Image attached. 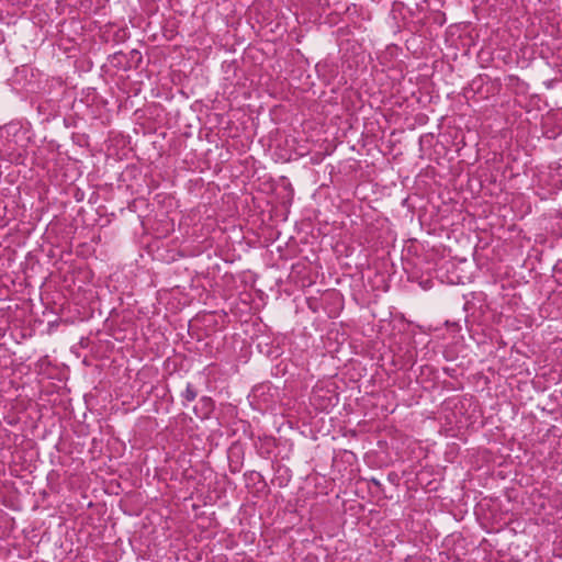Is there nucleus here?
Wrapping results in <instances>:
<instances>
[{"instance_id":"nucleus-1","label":"nucleus","mask_w":562,"mask_h":562,"mask_svg":"<svg viewBox=\"0 0 562 562\" xmlns=\"http://www.w3.org/2000/svg\"><path fill=\"white\" fill-rule=\"evenodd\" d=\"M130 55H131V59L134 64H130L127 67L124 68V70H131L132 68H138L139 64L143 60V57L138 50L134 49L130 53Z\"/></svg>"},{"instance_id":"nucleus-2","label":"nucleus","mask_w":562,"mask_h":562,"mask_svg":"<svg viewBox=\"0 0 562 562\" xmlns=\"http://www.w3.org/2000/svg\"><path fill=\"white\" fill-rule=\"evenodd\" d=\"M182 397L188 402H192L196 397V391L190 383L187 384V387L182 393Z\"/></svg>"},{"instance_id":"nucleus-3","label":"nucleus","mask_w":562,"mask_h":562,"mask_svg":"<svg viewBox=\"0 0 562 562\" xmlns=\"http://www.w3.org/2000/svg\"><path fill=\"white\" fill-rule=\"evenodd\" d=\"M114 59H117V60L121 63V61H122V59H125V55H123V54H116V55L114 56Z\"/></svg>"}]
</instances>
